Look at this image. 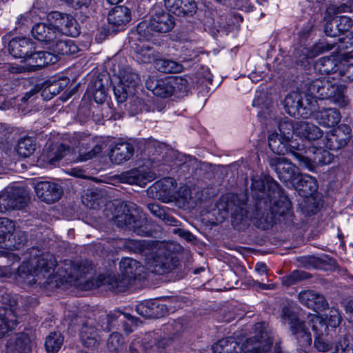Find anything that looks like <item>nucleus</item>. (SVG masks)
<instances>
[{"mask_svg":"<svg viewBox=\"0 0 353 353\" xmlns=\"http://www.w3.org/2000/svg\"><path fill=\"white\" fill-rule=\"evenodd\" d=\"M171 83L173 94L182 97L185 95L189 90L188 81L181 77H171Z\"/></svg>","mask_w":353,"mask_h":353,"instance_id":"obj_51","label":"nucleus"},{"mask_svg":"<svg viewBox=\"0 0 353 353\" xmlns=\"http://www.w3.org/2000/svg\"><path fill=\"white\" fill-rule=\"evenodd\" d=\"M57 61L58 57L54 54L48 51H36L34 48L23 62L26 63L28 72H33Z\"/></svg>","mask_w":353,"mask_h":353,"instance_id":"obj_18","label":"nucleus"},{"mask_svg":"<svg viewBox=\"0 0 353 353\" xmlns=\"http://www.w3.org/2000/svg\"><path fill=\"white\" fill-rule=\"evenodd\" d=\"M27 201V194L23 188L8 187L0 192V213L23 209Z\"/></svg>","mask_w":353,"mask_h":353,"instance_id":"obj_7","label":"nucleus"},{"mask_svg":"<svg viewBox=\"0 0 353 353\" xmlns=\"http://www.w3.org/2000/svg\"><path fill=\"white\" fill-rule=\"evenodd\" d=\"M154 68L163 73H177L182 72L183 65L173 60L165 59H157L154 63Z\"/></svg>","mask_w":353,"mask_h":353,"instance_id":"obj_41","label":"nucleus"},{"mask_svg":"<svg viewBox=\"0 0 353 353\" xmlns=\"http://www.w3.org/2000/svg\"><path fill=\"white\" fill-rule=\"evenodd\" d=\"M15 149L19 156L28 157L36 150L35 141L30 137H22L19 139Z\"/></svg>","mask_w":353,"mask_h":353,"instance_id":"obj_43","label":"nucleus"},{"mask_svg":"<svg viewBox=\"0 0 353 353\" xmlns=\"http://www.w3.org/2000/svg\"><path fill=\"white\" fill-rule=\"evenodd\" d=\"M106 325L103 327V330L110 331L112 329L120 330V326H122L123 331H132V326L138 327L142 323L138 318L131 316L130 314L119 315L115 316L112 314H108L105 317Z\"/></svg>","mask_w":353,"mask_h":353,"instance_id":"obj_21","label":"nucleus"},{"mask_svg":"<svg viewBox=\"0 0 353 353\" xmlns=\"http://www.w3.org/2000/svg\"><path fill=\"white\" fill-rule=\"evenodd\" d=\"M70 149V147L65 144H50L44 148L41 157L43 161H46L50 164L55 165L58 161L69 153Z\"/></svg>","mask_w":353,"mask_h":353,"instance_id":"obj_31","label":"nucleus"},{"mask_svg":"<svg viewBox=\"0 0 353 353\" xmlns=\"http://www.w3.org/2000/svg\"><path fill=\"white\" fill-rule=\"evenodd\" d=\"M334 59L330 57H323L320 61L321 64L323 68L322 71L327 74L336 72L338 68H336L337 66L334 63Z\"/></svg>","mask_w":353,"mask_h":353,"instance_id":"obj_60","label":"nucleus"},{"mask_svg":"<svg viewBox=\"0 0 353 353\" xmlns=\"http://www.w3.org/2000/svg\"><path fill=\"white\" fill-rule=\"evenodd\" d=\"M152 179V174L145 172L143 168L132 169L122 174L123 182L141 187L145 186Z\"/></svg>","mask_w":353,"mask_h":353,"instance_id":"obj_34","label":"nucleus"},{"mask_svg":"<svg viewBox=\"0 0 353 353\" xmlns=\"http://www.w3.org/2000/svg\"><path fill=\"white\" fill-rule=\"evenodd\" d=\"M48 17L49 19L54 21V26L59 28L60 37H62L63 34L73 37L79 34L78 23L71 14L53 11L50 12Z\"/></svg>","mask_w":353,"mask_h":353,"instance_id":"obj_14","label":"nucleus"},{"mask_svg":"<svg viewBox=\"0 0 353 353\" xmlns=\"http://www.w3.org/2000/svg\"><path fill=\"white\" fill-rule=\"evenodd\" d=\"M135 207L134 203L121 205L113 216L114 224L118 228L132 230L139 236H150L151 224L145 217L134 213Z\"/></svg>","mask_w":353,"mask_h":353,"instance_id":"obj_3","label":"nucleus"},{"mask_svg":"<svg viewBox=\"0 0 353 353\" xmlns=\"http://www.w3.org/2000/svg\"><path fill=\"white\" fill-rule=\"evenodd\" d=\"M305 88L316 102L317 99H330L334 93L336 83L327 79H316L314 80H307L304 83Z\"/></svg>","mask_w":353,"mask_h":353,"instance_id":"obj_13","label":"nucleus"},{"mask_svg":"<svg viewBox=\"0 0 353 353\" xmlns=\"http://www.w3.org/2000/svg\"><path fill=\"white\" fill-rule=\"evenodd\" d=\"M174 200L180 208H185L190 204L192 195L191 190L187 186L180 187L178 191L175 190Z\"/></svg>","mask_w":353,"mask_h":353,"instance_id":"obj_50","label":"nucleus"},{"mask_svg":"<svg viewBox=\"0 0 353 353\" xmlns=\"http://www.w3.org/2000/svg\"><path fill=\"white\" fill-rule=\"evenodd\" d=\"M91 266L88 262H70V267L65 269L68 279L71 281H78L84 277L90 270Z\"/></svg>","mask_w":353,"mask_h":353,"instance_id":"obj_37","label":"nucleus"},{"mask_svg":"<svg viewBox=\"0 0 353 353\" xmlns=\"http://www.w3.org/2000/svg\"><path fill=\"white\" fill-rule=\"evenodd\" d=\"M296 123H292L290 121H281L279 125V134L291 140L292 134L295 133Z\"/></svg>","mask_w":353,"mask_h":353,"instance_id":"obj_59","label":"nucleus"},{"mask_svg":"<svg viewBox=\"0 0 353 353\" xmlns=\"http://www.w3.org/2000/svg\"><path fill=\"white\" fill-rule=\"evenodd\" d=\"M279 179L284 182H288L293 179L296 173V166L284 157L272 159L270 163Z\"/></svg>","mask_w":353,"mask_h":353,"instance_id":"obj_24","label":"nucleus"},{"mask_svg":"<svg viewBox=\"0 0 353 353\" xmlns=\"http://www.w3.org/2000/svg\"><path fill=\"white\" fill-rule=\"evenodd\" d=\"M283 105L285 112L291 117L307 119L312 116L317 103L309 92L294 91L287 94Z\"/></svg>","mask_w":353,"mask_h":353,"instance_id":"obj_4","label":"nucleus"},{"mask_svg":"<svg viewBox=\"0 0 353 353\" xmlns=\"http://www.w3.org/2000/svg\"><path fill=\"white\" fill-rule=\"evenodd\" d=\"M235 343L231 338L221 339L212 345V350L214 353H230Z\"/></svg>","mask_w":353,"mask_h":353,"instance_id":"obj_53","label":"nucleus"},{"mask_svg":"<svg viewBox=\"0 0 353 353\" xmlns=\"http://www.w3.org/2000/svg\"><path fill=\"white\" fill-rule=\"evenodd\" d=\"M310 278V274L303 270H294L291 274L282 278V283L285 286L292 285L301 281Z\"/></svg>","mask_w":353,"mask_h":353,"instance_id":"obj_52","label":"nucleus"},{"mask_svg":"<svg viewBox=\"0 0 353 353\" xmlns=\"http://www.w3.org/2000/svg\"><path fill=\"white\" fill-rule=\"evenodd\" d=\"M351 132V128L345 124H341L327 132L323 139L325 148L331 150L343 148L350 140Z\"/></svg>","mask_w":353,"mask_h":353,"instance_id":"obj_12","label":"nucleus"},{"mask_svg":"<svg viewBox=\"0 0 353 353\" xmlns=\"http://www.w3.org/2000/svg\"><path fill=\"white\" fill-rule=\"evenodd\" d=\"M115 243L117 249L128 250L144 256L145 259L149 257L155 249L153 242L145 240L118 239L115 240Z\"/></svg>","mask_w":353,"mask_h":353,"instance_id":"obj_19","label":"nucleus"},{"mask_svg":"<svg viewBox=\"0 0 353 353\" xmlns=\"http://www.w3.org/2000/svg\"><path fill=\"white\" fill-rule=\"evenodd\" d=\"M273 341L269 332H258L252 338L246 339L241 345V353H271ZM274 353H283L279 346H275Z\"/></svg>","mask_w":353,"mask_h":353,"instance_id":"obj_9","label":"nucleus"},{"mask_svg":"<svg viewBox=\"0 0 353 353\" xmlns=\"http://www.w3.org/2000/svg\"><path fill=\"white\" fill-rule=\"evenodd\" d=\"M175 25L174 17L162 9L154 11L148 21L140 22L137 30L144 39L149 40L153 32L166 33L171 31Z\"/></svg>","mask_w":353,"mask_h":353,"instance_id":"obj_5","label":"nucleus"},{"mask_svg":"<svg viewBox=\"0 0 353 353\" xmlns=\"http://www.w3.org/2000/svg\"><path fill=\"white\" fill-rule=\"evenodd\" d=\"M145 86L154 95L161 98H167L173 94L171 77L160 79L154 77H148L145 81Z\"/></svg>","mask_w":353,"mask_h":353,"instance_id":"obj_25","label":"nucleus"},{"mask_svg":"<svg viewBox=\"0 0 353 353\" xmlns=\"http://www.w3.org/2000/svg\"><path fill=\"white\" fill-rule=\"evenodd\" d=\"M64 336L61 332H50L46 338L45 347L48 353H56L62 346Z\"/></svg>","mask_w":353,"mask_h":353,"instance_id":"obj_44","label":"nucleus"},{"mask_svg":"<svg viewBox=\"0 0 353 353\" xmlns=\"http://www.w3.org/2000/svg\"><path fill=\"white\" fill-rule=\"evenodd\" d=\"M314 338V346L318 351L327 352L332 348V342L327 332H316Z\"/></svg>","mask_w":353,"mask_h":353,"instance_id":"obj_54","label":"nucleus"},{"mask_svg":"<svg viewBox=\"0 0 353 353\" xmlns=\"http://www.w3.org/2000/svg\"><path fill=\"white\" fill-rule=\"evenodd\" d=\"M123 344L124 339L120 332H112L107 342L108 348L110 352L119 351Z\"/></svg>","mask_w":353,"mask_h":353,"instance_id":"obj_55","label":"nucleus"},{"mask_svg":"<svg viewBox=\"0 0 353 353\" xmlns=\"http://www.w3.org/2000/svg\"><path fill=\"white\" fill-rule=\"evenodd\" d=\"M314 120L323 127H333L337 125L341 121V113L339 110L334 108H323L315 110L312 112Z\"/></svg>","mask_w":353,"mask_h":353,"instance_id":"obj_26","label":"nucleus"},{"mask_svg":"<svg viewBox=\"0 0 353 353\" xmlns=\"http://www.w3.org/2000/svg\"><path fill=\"white\" fill-rule=\"evenodd\" d=\"M350 11V7L343 3L339 6L334 5L330 6L327 10V13L330 15L333 14L334 16H336L339 15V14L348 12Z\"/></svg>","mask_w":353,"mask_h":353,"instance_id":"obj_64","label":"nucleus"},{"mask_svg":"<svg viewBox=\"0 0 353 353\" xmlns=\"http://www.w3.org/2000/svg\"><path fill=\"white\" fill-rule=\"evenodd\" d=\"M295 134L301 138L314 141L322 137L323 132L317 125L307 121H296Z\"/></svg>","mask_w":353,"mask_h":353,"instance_id":"obj_32","label":"nucleus"},{"mask_svg":"<svg viewBox=\"0 0 353 353\" xmlns=\"http://www.w3.org/2000/svg\"><path fill=\"white\" fill-rule=\"evenodd\" d=\"M136 311L143 317L158 319L167 312V309L164 304H159L153 301H145L137 305Z\"/></svg>","mask_w":353,"mask_h":353,"instance_id":"obj_29","label":"nucleus"},{"mask_svg":"<svg viewBox=\"0 0 353 353\" xmlns=\"http://www.w3.org/2000/svg\"><path fill=\"white\" fill-rule=\"evenodd\" d=\"M130 20V10L123 6L114 7L108 15L109 24L117 28H123Z\"/></svg>","mask_w":353,"mask_h":353,"instance_id":"obj_30","label":"nucleus"},{"mask_svg":"<svg viewBox=\"0 0 353 353\" xmlns=\"http://www.w3.org/2000/svg\"><path fill=\"white\" fill-rule=\"evenodd\" d=\"M54 53L61 55L74 54L79 51V48L73 40L59 37L50 48Z\"/></svg>","mask_w":353,"mask_h":353,"instance_id":"obj_36","label":"nucleus"},{"mask_svg":"<svg viewBox=\"0 0 353 353\" xmlns=\"http://www.w3.org/2000/svg\"><path fill=\"white\" fill-rule=\"evenodd\" d=\"M190 320L187 317L179 318L174 320L171 323L172 328L176 331L185 330L189 327Z\"/></svg>","mask_w":353,"mask_h":353,"instance_id":"obj_63","label":"nucleus"},{"mask_svg":"<svg viewBox=\"0 0 353 353\" xmlns=\"http://www.w3.org/2000/svg\"><path fill=\"white\" fill-rule=\"evenodd\" d=\"M307 153L312 152V157H304L301 152L296 154L297 159L301 165L307 168L310 171L314 170L315 165H323L332 162L333 155L326 150L321 148H310Z\"/></svg>","mask_w":353,"mask_h":353,"instance_id":"obj_15","label":"nucleus"},{"mask_svg":"<svg viewBox=\"0 0 353 353\" xmlns=\"http://www.w3.org/2000/svg\"><path fill=\"white\" fill-rule=\"evenodd\" d=\"M252 190L254 192L255 201L254 205H255L256 203L260 199L261 200H268V193L265 192V182L263 179L259 177H254L252 179ZM268 188V187L267 186ZM254 206H253V208Z\"/></svg>","mask_w":353,"mask_h":353,"instance_id":"obj_48","label":"nucleus"},{"mask_svg":"<svg viewBox=\"0 0 353 353\" xmlns=\"http://www.w3.org/2000/svg\"><path fill=\"white\" fill-rule=\"evenodd\" d=\"M148 209L156 217L162 219L165 216L166 210L161 205L156 203H150L147 205Z\"/></svg>","mask_w":353,"mask_h":353,"instance_id":"obj_62","label":"nucleus"},{"mask_svg":"<svg viewBox=\"0 0 353 353\" xmlns=\"http://www.w3.org/2000/svg\"><path fill=\"white\" fill-rule=\"evenodd\" d=\"M332 22L336 26V29L334 30L330 29V32H332V34H341L345 32H347L352 27L353 21L350 17L345 15H336L333 16Z\"/></svg>","mask_w":353,"mask_h":353,"instance_id":"obj_46","label":"nucleus"},{"mask_svg":"<svg viewBox=\"0 0 353 353\" xmlns=\"http://www.w3.org/2000/svg\"><path fill=\"white\" fill-rule=\"evenodd\" d=\"M141 268L139 262L132 258H123L119 262L120 274L124 278L128 277L130 283L134 280L136 275L139 274Z\"/></svg>","mask_w":353,"mask_h":353,"instance_id":"obj_35","label":"nucleus"},{"mask_svg":"<svg viewBox=\"0 0 353 353\" xmlns=\"http://www.w3.org/2000/svg\"><path fill=\"white\" fill-rule=\"evenodd\" d=\"M179 261L174 256L166 254L161 250L152 251L149 257L145 259L148 269L156 274H165L174 270Z\"/></svg>","mask_w":353,"mask_h":353,"instance_id":"obj_8","label":"nucleus"},{"mask_svg":"<svg viewBox=\"0 0 353 353\" xmlns=\"http://www.w3.org/2000/svg\"><path fill=\"white\" fill-rule=\"evenodd\" d=\"M28 254V261H23L14 272V279L19 283L31 285L35 283V276L46 277L47 274L50 275L57 261L52 254L41 253L37 248H31Z\"/></svg>","mask_w":353,"mask_h":353,"instance_id":"obj_2","label":"nucleus"},{"mask_svg":"<svg viewBox=\"0 0 353 353\" xmlns=\"http://www.w3.org/2000/svg\"><path fill=\"white\" fill-rule=\"evenodd\" d=\"M7 353H32V343L26 332H18L7 345Z\"/></svg>","mask_w":353,"mask_h":353,"instance_id":"obj_33","label":"nucleus"},{"mask_svg":"<svg viewBox=\"0 0 353 353\" xmlns=\"http://www.w3.org/2000/svg\"><path fill=\"white\" fill-rule=\"evenodd\" d=\"M119 82L134 92L135 88L139 85L140 79L139 74L132 69L124 68L120 71Z\"/></svg>","mask_w":353,"mask_h":353,"instance_id":"obj_38","label":"nucleus"},{"mask_svg":"<svg viewBox=\"0 0 353 353\" xmlns=\"http://www.w3.org/2000/svg\"><path fill=\"white\" fill-rule=\"evenodd\" d=\"M339 75L345 82L353 81V63L345 62L338 68Z\"/></svg>","mask_w":353,"mask_h":353,"instance_id":"obj_57","label":"nucleus"},{"mask_svg":"<svg viewBox=\"0 0 353 353\" xmlns=\"http://www.w3.org/2000/svg\"><path fill=\"white\" fill-rule=\"evenodd\" d=\"M15 223L13 221L6 217L0 218V248L8 241V238L11 236L15 229Z\"/></svg>","mask_w":353,"mask_h":353,"instance_id":"obj_45","label":"nucleus"},{"mask_svg":"<svg viewBox=\"0 0 353 353\" xmlns=\"http://www.w3.org/2000/svg\"><path fill=\"white\" fill-rule=\"evenodd\" d=\"M34 188L37 196L48 203L59 201L63 194V190L60 185L50 181L38 182Z\"/></svg>","mask_w":353,"mask_h":353,"instance_id":"obj_20","label":"nucleus"},{"mask_svg":"<svg viewBox=\"0 0 353 353\" xmlns=\"http://www.w3.org/2000/svg\"><path fill=\"white\" fill-rule=\"evenodd\" d=\"M341 318L340 316L339 310L336 309L332 308L330 311L328 321L326 324L327 327L328 326L336 328L341 323Z\"/></svg>","mask_w":353,"mask_h":353,"instance_id":"obj_61","label":"nucleus"},{"mask_svg":"<svg viewBox=\"0 0 353 353\" xmlns=\"http://www.w3.org/2000/svg\"><path fill=\"white\" fill-rule=\"evenodd\" d=\"M34 48V42L26 37L14 38L8 45L10 54L15 58L21 59L22 62Z\"/></svg>","mask_w":353,"mask_h":353,"instance_id":"obj_22","label":"nucleus"},{"mask_svg":"<svg viewBox=\"0 0 353 353\" xmlns=\"http://www.w3.org/2000/svg\"><path fill=\"white\" fill-rule=\"evenodd\" d=\"M107 283L109 288L117 292H125L131 284L128 277L124 278L121 274L110 276Z\"/></svg>","mask_w":353,"mask_h":353,"instance_id":"obj_49","label":"nucleus"},{"mask_svg":"<svg viewBox=\"0 0 353 353\" xmlns=\"http://www.w3.org/2000/svg\"><path fill=\"white\" fill-rule=\"evenodd\" d=\"M134 59L139 63L148 64L155 63L157 54L154 50L148 46H138L136 48Z\"/></svg>","mask_w":353,"mask_h":353,"instance_id":"obj_39","label":"nucleus"},{"mask_svg":"<svg viewBox=\"0 0 353 353\" xmlns=\"http://www.w3.org/2000/svg\"><path fill=\"white\" fill-rule=\"evenodd\" d=\"M107 97L106 88L101 79H96L93 85V98L98 103L105 101Z\"/></svg>","mask_w":353,"mask_h":353,"instance_id":"obj_56","label":"nucleus"},{"mask_svg":"<svg viewBox=\"0 0 353 353\" xmlns=\"http://www.w3.org/2000/svg\"><path fill=\"white\" fill-rule=\"evenodd\" d=\"M298 298L303 305L316 312L328 307V303L324 296L313 290L301 291Z\"/></svg>","mask_w":353,"mask_h":353,"instance_id":"obj_23","label":"nucleus"},{"mask_svg":"<svg viewBox=\"0 0 353 353\" xmlns=\"http://www.w3.org/2000/svg\"><path fill=\"white\" fill-rule=\"evenodd\" d=\"M134 152V146L130 143H117L110 150V159L113 163L119 165L129 161L133 157Z\"/></svg>","mask_w":353,"mask_h":353,"instance_id":"obj_28","label":"nucleus"},{"mask_svg":"<svg viewBox=\"0 0 353 353\" xmlns=\"http://www.w3.org/2000/svg\"><path fill=\"white\" fill-rule=\"evenodd\" d=\"M294 141L286 139L278 132H273L268 137V145L270 150L275 154L279 155H285L291 153L296 159V154H299L301 151L299 145H293Z\"/></svg>","mask_w":353,"mask_h":353,"instance_id":"obj_16","label":"nucleus"},{"mask_svg":"<svg viewBox=\"0 0 353 353\" xmlns=\"http://www.w3.org/2000/svg\"><path fill=\"white\" fill-rule=\"evenodd\" d=\"M281 321L288 324L292 331H319L323 328L326 329V323L320 316L315 314H310L307 321H301L296 314L292 310L290 305H284L281 312Z\"/></svg>","mask_w":353,"mask_h":353,"instance_id":"obj_6","label":"nucleus"},{"mask_svg":"<svg viewBox=\"0 0 353 353\" xmlns=\"http://www.w3.org/2000/svg\"><path fill=\"white\" fill-rule=\"evenodd\" d=\"M31 33L36 40L50 48L60 37L59 28L52 23H37L32 28Z\"/></svg>","mask_w":353,"mask_h":353,"instance_id":"obj_17","label":"nucleus"},{"mask_svg":"<svg viewBox=\"0 0 353 353\" xmlns=\"http://www.w3.org/2000/svg\"><path fill=\"white\" fill-rule=\"evenodd\" d=\"M1 301L5 306L0 307V330L12 331L17 325L15 309L17 300L8 294L1 296Z\"/></svg>","mask_w":353,"mask_h":353,"instance_id":"obj_10","label":"nucleus"},{"mask_svg":"<svg viewBox=\"0 0 353 353\" xmlns=\"http://www.w3.org/2000/svg\"><path fill=\"white\" fill-rule=\"evenodd\" d=\"M298 187L305 194H312L317 189L316 180L308 174H301L298 180Z\"/></svg>","mask_w":353,"mask_h":353,"instance_id":"obj_47","label":"nucleus"},{"mask_svg":"<svg viewBox=\"0 0 353 353\" xmlns=\"http://www.w3.org/2000/svg\"><path fill=\"white\" fill-rule=\"evenodd\" d=\"M347 87L342 84L335 85L334 93L330 100L340 108H345L350 104V99L347 94Z\"/></svg>","mask_w":353,"mask_h":353,"instance_id":"obj_42","label":"nucleus"},{"mask_svg":"<svg viewBox=\"0 0 353 353\" xmlns=\"http://www.w3.org/2000/svg\"><path fill=\"white\" fill-rule=\"evenodd\" d=\"M27 241L28 234L26 232L15 228L11 236L8 238L6 243L3 245V248L8 250L19 249Z\"/></svg>","mask_w":353,"mask_h":353,"instance_id":"obj_40","label":"nucleus"},{"mask_svg":"<svg viewBox=\"0 0 353 353\" xmlns=\"http://www.w3.org/2000/svg\"><path fill=\"white\" fill-rule=\"evenodd\" d=\"M176 186V182L173 178L165 177L155 182L148 188L147 192L155 199L170 203L174 200Z\"/></svg>","mask_w":353,"mask_h":353,"instance_id":"obj_11","label":"nucleus"},{"mask_svg":"<svg viewBox=\"0 0 353 353\" xmlns=\"http://www.w3.org/2000/svg\"><path fill=\"white\" fill-rule=\"evenodd\" d=\"M266 185L269 191L268 199H259L250 214L248 210V198L244 194H225L220 199L218 208L230 212L236 225L250 219L258 228L267 230L272 225L276 216L286 225L293 223L294 213L288 197L273 179H268Z\"/></svg>","mask_w":353,"mask_h":353,"instance_id":"obj_1","label":"nucleus"},{"mask_svg":"<svg viewBox=\"0 0 353 353\" xmlns=\"http://www.w3.org/2000/svg\"><path fill=\"white\" fill-rule=\"evenodd\" d=\"M114 94L118 103H123L126 101L130 94H134V92L119 82L118 84L114 87Z\"/></svg>","mask_w":353,"mask_h":353,"instance_id":"obj_58","label":"nucleus"},{"mask_svg":"<svg viewBox=\"0 0 353 353\" xmlns=\"http://www.w3.org/2000/svg\"><path fill=\"white\" fill-rule=\"evenodd\" d=\"M165 6L177 16H192L197 6L194 0H164Z\"/></svg>","mask_w":353,"mask_h":353,"instance_id":"obj_27","label":"nucleus"}]
</instances>
